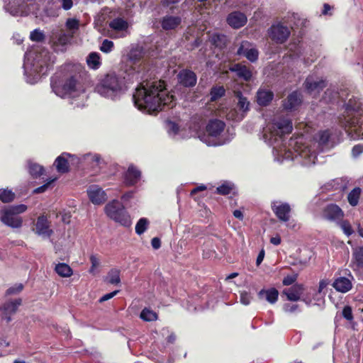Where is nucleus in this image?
I'll return each instance as SVG.
<instances>
[{
  "label": "nucleus",
  "mask_w": 363,
  "mask_h": 363,
  "mask_svg": "<svg viewBox=\"0 0 363 363\" xmlns=\"http://www.w3.org/2000/svg\"><path fill=\"white\" fill-rule=\"evenodd\" d=\"M323 216L326 220L335 221L344 216L342 209L336 204H329L323 210Z\"/></svg>",
  "instance_id": "nucleus-20"
},
{
  "label": "nucleus",
  "mask_w": 363,
  "mask_h": 363,
  "mask_svg": "<svg viewBox=\"0 0 363 363\" xmlns=\"http://www.w3.org/2000/svg\"><path fill=\"white\" fill-rule=\"evenodd\" d=\"M211 43L216 47L223 48L227 43V36L223 34L213 33L210 37Z\"/></svg>",
  "instance_id": "nucleus-38"
},
{
  "label": "nucleus",
  "mask_w": 363,
  "mask_h": 363,
  "mask_svg": "<svg viewBox=\"0 0 363 363\" xmlns=\"http://www.w3.org/2000/svg\"><path fill=\"white\" fill-rule=\"evenodd\" d=\"M28 171L32 176L38 177L43 174V168L38 164L29 162Z\"/></svg>",
  "instance_id": "nucleus-46"
},
{
  "label": "nucleus",
  "mask_w": 363,
  "mask_h": 363,
  "mask_svg": "<svg viewBox=\"0 0 363 363\" xmlns=\"http://www.w3.org/2000/svg\"><path fill=\"white\" fill-rule=\"evenodd\" d=\"M233 188V184L230 182H224L223 184L217 187L216 191L218 194L221 195H228L231 192Z\"/></svg>",
  "instance_id": "nucleus-47"
},
{
  "label": "nucleus",
  "mask_w": 363,
  "mask_h": 363,
  "mask_svg": "<svg viewBox=\"0 0 363 363\" xmlns=\"http://www.w3.org/2000/svg\"><path fill=\"white\" fill-rule=\"evenodd\" d=\"M340 226L344 233L348 237L354 233V230H352V228L348 220L341 221L340 223Z\"/></svg>",
  "instance_id": "nucleus-50"
},
{
  "label": "nucleus",
  "mask_w": 363,
  "mask_h": 363,
  "mask_svg": "<svg viewBox=\"0 0 363 363\" xmlns=\"http://www.w3.org/2000/svg\"><path fill=\"white\" fill-rule=\"evenodd\" d=\"M35 233L43 238H48L53 234L50 228V222L46 216H40L35 223Z\"/></svg>",
  "instance_id": "nucleus-14"
},
{
  "label": "nucleus",
  "mask_w": 363,
  "mask_h": 363,
  "mask_svg": "<svg viewBox=\"0 0 363 363\" xmlns=\"http://www.w3.org/2000/svg\"><path fill=\"white\" fill-rule=\"evenodd\" d=\"M15 194L11 190L0 189V200L3 203H9L13 201Z\"/></svg>",
  "instance_id": "nucleus-43"
},
{
  "label": "nucleus",
  "mask_w": 363,
  "mask_h": 363,
  "mask_svg": "<svg viewBox=\"0 0 363 363\" xmlns=\"http://www.w3.org/2000/svg\"><path fill=\"white\" fill-rule=\"evenodd\" d=\"M352 279L353 277L349 272L348 277H340L336 278L333 283V286L335 289L336 291L339 292L346 293L349 291L352 287Z\"/></svg>",
  "instance_id": "nucleus-19"
},
{
  "label": "nucleus",
  "mask_w": 363,
  "mask_h": 363,
  "mask_svg": "<svg viewBox=\"0 0 363 363\" xmlns=\"http://www.w3.org/2000/svg\"><path fill=\"white\" fill-rule=\"evenodd\" d=\"M298 306L297 304L286 303L283 306V309L286 313H294L297 311Z\"/></svg>",
  "instance_id": "nucleus-61"
},
{
  "label": "nucleus",
  "mask_w": 363,
  "mask_h": 363,
  "mask_svg": "<svg viewBox=\"0 0 363 363\" xmlns=\"http://www.w3.org/2000/svg\"><path fill=\"white\" fill-rule=\"evenodd\" d=\"M363 152V145L358 144L353 147L352 150V156L356 157H358L361 153Z\"/></svg>",
  "instance_id": "nucleus-62"
},
{
  "label": "nucleus",
  "mask_w": 363,
  "mask_h": 363,
  "mask_svg": "<svg viewBox=\"0 0 363 363\" xmlns=\"http://www.w3.org/2000/svg\"><path fill=\"white\" fill-rule=\"evenodd\" d=\"M118 291H119L116 290L114 291H112L111 293H108V294H106L104 295L103 296H101L100 298L99 302L102 303V302L106 301L112 298L113 297H114L118 293Z\"/></svg>",
  "instance_id": "nucleus-63"
},
{
  "label": "nucleus",
  "mask_w": 363,
  "mask_h": 363,
  "mask_svg": "<svg viewBox=\"0 0 363 363\" xmlns=\"http://www.w3.org/2000/svg\"><path fill=\"white\" fill-rule=\"evenodd\" d=\"M251 299H252V297L250 296V294L247 292V291H242L240 293V302L247 306L248 304H250V301H251Z\"/></svg>",
  "instance_id": "nucleus-58"
},
{
  "label": "nucleus",
  "mask_w": 363,
  "mask_h": 363,
  "mask_svg": "<svg viewBox=\"0 0 363 363\" xmlns=\"http://www.w3.org/2000/svg\"><path fill=\"white\" fill-rule=\"evenodd\" d=\"M56 179H57V178H56V177H55V178H53L52 180L49 181V182H47L46 184H43V185H42V186H39V187H38V188L35 189L33 190V193H35V194H40V193H43V192H45V191L48 189V186H50V184L52 182H55Z\"/></svg>",
  "instance_id": "nucleus-60"
},
{
  "label": "nucleus",
  "mask_w": 363,
  "mask_h": 363,
  "mask_svg": "<svg viewBox=\"0 0 363 363\" xmlns=\"http://www.w3.org/2000/svg\"><path fill=\"white\" fill-rule=\"evenodd\" d=\"M293 125L290 119L276 118L263 128V138L266 143L274 146V150H276L279 143L283 141V136L291 133Z\"/></svg>",
  "instance_id": "nucleus-4"
},
{
  "label": "nucleus",
  "mask_w": 363,
  "mask_h": 363,
  "mask_svg": "<svg viewBox=\"0 0 363 363\" xmlns=\"http://www.w3.org/2000/svg\"><path fill=\"white\" fill-rule=\"evenodd\" d=\"M297 278L298 274L296 273H293L286 276L284 278L282 283L284 286H290L296 281Z\"/></svg>",
  "instance_id": "nucleus-52"
},
{
  "label": "nucleus",
  "mask_w": 363,
  "mask_h": 363,
  "mask_svg": "<svg viewBox=\"0 0 363 363\" xmlns=\"http://www.w3.org/2000/svg\"><path fill=\"white\" fill-rule=\"evenodd\" d=\"M86 63L90 69H98L101 65L100 55L95 52H91L86 57Z\"/></svg>",
  "instance_id": "nucleus-35"
},
{
  "label": "nucleus",
  "mask_w": 363,
  "mask_h": 363,
  "mask_svg": "<svg viewBox=\"0 0 363 363\" xmlns=\"http://www.w3.org/2000/svg\"><path fill=\"white\" fill-rule=\"evenodd\" d=\"M111 284H118L121 282L120 270L116 268L111 269L105 279Z\"/></svg>",
  "instance_id": "nucleus-39"
},
{
  "label": "nucleus",
  "mask_w": 363,
  "mask_h": 363,
  "mask_svg": "<svg viewBox=\"0 0 363 363\" xmlns=\"http://www.w3.org/2000/svg\"><path fill=\"white\" fill-rule=\"evenodd\" d=\"M303 291V286L302 284H296L291 288L286 289L283 291V294L287 297V299L291 301H297L300 299L301 296Z\"/></svg>",
  "instance_id": "nucleus-25"
},
{
  "label": "nucleus",
  "mask_w": 363,
  "mask_h": 363,
  "mask_svg": "<svg viewBox=\"0 0 363 363\" xmlns=\"http://www.w3.org/2000/svg\"><path fill=\"white\" fill-rule=\"evenodd\" d=\"M72 38V34H69L64 30H60L52 33L50 38V43L55 52H64Z\"/></svg>",
  "instance_id": "nucleus-12"
},
{
  "label": "nucleus",
  "mask_w": 363,
  "mask_h": 363,
  "mask_svg": "<svg viewBox=\"0 0 363 363\" xmlns=\"http://www.w3.org/2000/svg\"><path fill=\"white\" fill-rule=\"evenodd\" d=\"M142 320L145 321H153L157 319V315L155 312L148 308H144L140 315Z\"/></svg>",
  "instance_id": "nucleus-41"
},
{
  "label": "nucleus",
  "mask_w": 363,
  "mask_h": 363,
  "mask_svg": "<svg viewBox=\"0 0 363 363\" xmlns=\"http://www.w3.org/2000/svg\"><path fill=\"white\" fill-rule=\"evenodd\" d=\"M182 22L179 16H165L161 21V26L164 30H173L176 28Z\"/></svg>",
  "instance_id": "nucleus-27"
},
{
  "label": "nucleus",
  "mask_w": 363,
  "mask_h": 363,
  "mask_svg": "<svg viewBox=\"0 0 363 363\" xmlns=\"http://www.w3.org/2000/svg\"><path fill=\"white\" fill-rule=\"evenodd\" d=\"M106 215L121 225L128 228L132 225L130 216L123 204L117 199H113L104 207Z\"/></svg>",
  "instance_id": "nucleus-7"
},
{
  "label": "nucleus",
  "mask_w": 363,
  "mask_h": 363,
  "mask_svg": "<svg viewBox=\"0 0 363 363\" xmlns=\"http://www.w3.org/2000/svg\"><path fill=\"white\" fill-rule=\"evenodd\" d=\"M250 43L248 41H242L239 47L237 54L244 55L249 61L255 62L258 59L259 52L255 48H250Z\"/></svg>",
  "instance_id": "nucleus-17"
},
{
  "label": "nucleus",
  "mask_w": 363,
  "mask_h": 363,
  "mask_svg": "<svg viewBox=\"0 0 363 363\" xmlns=\"http://www.w3.org/2000/svg\"><path fill=\"white\" fill-rule=\"evenodd\" d=\"M90 262L91 264V266L89 269V272L93 274L95 271V269L99 266V259L95 255H91L90 256Z\"/></svg>",
  "instance_id": "nucleus-56"
},
{
  "label": "nucleus",
  "mask_w": 363,
  "mask_h": 363,
  "mask_svg": "<svg viewBox=\"0 0 363 363\" xmlns=\"http://www.w3.org/2000/svg\"><path fill=\"white\" fill-rule=\"evenodd\" d=\"M55 272L63 278L70 277L73 274L72 269L66 263H58L56 264Z\"/></svg>",
  "instance_id": "nucleus-34"
},
{
  "label": "nucleus",
  "mask_w": 363,
  "mask_h": 363,
  "mask_svg": "<svg viewBox=\"0 0 363 363\" xmlns=\"http://www.w3.org/2000/svg\"><path fill=\"white\" fill-rule=\"evenodd\" d=\"M305 86L309 92L319 91L325 86V82L323 79L315 80L313 77H308L306 79Z\"/></svg>",
  "instance_id": "nucleus-28"
},
{
  "label": "nucleus",
  "mask_w": 363,
  "mask_h": 363,
  "mask_svg": "<svg viewBox=\"0 0 363 363\" xmlns=\"http://www.w3.org/2000/svg\"><path fill=\"white\" fill-rule=\"evenodd\" d=\"M113 47L114 44L113 41L105 39L100 46V50L104 53H109L113 50Z\"/></svg>",
  "instance_id": "nucleus-48"
},
{
  "label": "nucleus",
  "mask_w": 363,
  "mask_h": 363,
  "mask_svg": "<svg viewBox=\"0 0 363 363\" xmlns=\"http://www.w3.org/2000/svg\"><path fill=\"white\" fill-rule=\"evenodd\" d=\"M141 172L133 165L129 166L125 174V182L128 185H133L136 184L140 178Z\"/></svg>",
  "instance_id": "nucleus-26"
},
{
  "label": "nucleus",
  "mask_w": 363,
  "mask_h": 363,
  "mask_svg": "<svg viewBox=\"0 0 363 363\" xmlns=\"http://www.w3.org/2000/svg\"><path fill=\"white\" fill-rule=\"evenodd\" d=\"M89 200L95 205L104 203L107 199V195L101 187L97 185H91L87 189Z\"/></svg>",
  "instance_id": "nucleus-15"
},
{
  "label": "nucleus",
  "mask_w": 363,
  "mask_h": 363,
  "mask_svg": "<svg viewBox=\"0 0 363 363\" xmlns=\"http://www.w3.org/2000/svg\"><path fill=\"white\" fill-rule=\"evenodd\" d=\"M361 194V189L359 187H356L353 189L348 194L347 196V200L349 203L352 206H355L358 204L359 199Z\"/></svg>",
  "instance_id": "nucleus-40"
},
{
  "label": "nucleus",
  "mask_w": 363,
  "mask_h": 363,
  "mask_svg": "<svg viewBox=\"0 0 363 363\" xmlns=\"http://www.w3.org/2000/svg\"><path fill=\"white\" fill-rule=\"evenodd\" d=\"M340 123L342 126L351 128L348 133L353 139H363V106L358 99L352 98L345 104Z\"/></svg>",
  "instance_id": "nucleus-2"
},
{
  "label": "nucleus",
  "mask_w": 363,
  "mask_h": 363,
  "mask_svg": "<svg viewBox=\"0 0 363 363\" xmlns=\"http://www.w3.org/2000/svg\"><path fill=\"white\" fill-rule=\"evenodd\" d=\"M225 93L223 86H214L211 90V100L212 101L217 100L223 96Z\"/></svg>",
  "instance_id": "nucleus-45"
},
{
  "label": "nucleus",
  "mask_w": 363,
  "mask_h": 363,
  "mask_svg": "<svg viewBox=\"0 0 363 363\" xmlns=\"http://www.w3.org/2000/svg\"><path fill=\"white\" fill-rule=\"evenodd\" d=\"M273 97V92L268 89H259L257 92V101L260 106H267Z\"/></svg>",
  "instance_id": "nucleus-29"
},
{
  "label": "nucleus",
  "mask_w": 363,
  "mask_h": 363,
  "mask_svg": "<svg viewBox=\"0 0 363 363\" xmlns=\"http://www.w3.org/2000/svg\"><path fill=\"white\" fill-rule=\"evenodd\" d=\"M236 97L238 99V106L240 109L243 111H247L249 109L250 102L242 94L240 91H238L236 93Z\"/></svg>",
  "instance_id": "nucleus-44"
},
{
  "label": "nucleus",
  "mask_w": 363,
  "mask_h": 363,
  "mask_svg": "<svg viewBox=\"0 0 363 363\" xmlns=\"http://www.w3.org/2000/svg\"><path fill=\"white\" fill-rule=\"evenodd\" d=\"M352 267L354 270L363 268V247H358L353 250Z\"/></svg>",
  "instance_id": "nucleus-30"
},
{
  "label": "nucleus",
  "mask_w": 363,
  "mask_h": 363,
  "mask_svg": "<svg viewBox=\"0 0 363 363\" xmlns=\"http://www.w3.org/2000/svg\"><path fill=\"white\" fill-rule=\"evenodd\" d=\"M71 157L69 153H62L57 157L55 162L57 172L60 173H65L69 170V165L67 157Z\"/></svg>",
  "instance_id": "nucleus-32"
},
{
  "label": "nucleus",
  "mask_w": 363,
  "mask_h": 363,
  "mask_svg": "<svg viewBox=\"0 0 363 363\" xmlns=\"http://www.w3.org/2000/svg\"><path fill=\"white\" fill-rule=\"evenodd\" d=\"M302 101V97L298 91H293L290 94L286 99L284 101V108L287 111L295 110L300 106Z\"/></svg>",
  "instance_id": "nucleus-23"
},
{
  "label": "nucleus",
  "mask_w": 363,
  "mask_h": 363,
  "mask_svg": "<svg viewBox=\"0 0 363 363\" xmlns=\"http://www.w3.org/2000/svg\"><path fill=\"white\" fill-rule=\"evenodd\" d=\"M60 3V9L65 11H69L73 7L72 0H57Z\"/></svg>",
  "instance_id": "nucleus-57"
},
{
  "label": "nucleus",
  "mask_w": 363,
  "mask_h": 363,
  "mask_svg": "<svg viewBox=\"0 0 363 363\" xmlns=\"http://www.w3.org/2000/svg\"><path fill=\"white\" fill-rule=\"evenodd\" d=\"M51 86L55 94L62 98H76L85 91L83 85L73 76L67 78L62 84L52 82Z\"/></svg>",
  "instance_id": "nucleus-6"
},
{
  "label": "nucleus",
  "mask_w": 363,
  "mask_h": 363,
  "mask_svg": "<svg viewBox=\"0 0 363 363\" xmlns=\"http://www.w3.org/2000/svg\"><path fill=\"white\" fill-rule=\"evenodd\" d=\"M290 31L288 27L281 23L272 25L269 30V35L272 40L278 43H284L289 38Z\"/></svg>",
  "instance_id": "nucleus-13"
},
{
  "label": "nucleus",
  "mask_w": 363,
  "mask_h": 363,
  "mask_svg": "<svg viewBox=\"0 0 363 363\" xmlns=\"http://www.w3.org/2000/svg\"><path fill=\"white\" fill-rule=\"evenodd\" d=\"M125 91L124 78L115 72L108 73L96 84L95 91L104 98L116 100Z\"/></svg>",
  "instance_id": "nucleus-5"
},
{
  "label": "nucleus",
  "mask_w": 363,
  "mask_h": 363,
  "mask_svg": "<svg viewBox=\"0 0 363 363\" xmlns=\"http://www.w3.org/2000/svg\"><path fill=\"white\" fill-rule=\"evenodd\" d=\"M178 79L179 83L186 87H193L197 82L196 74L189 69L182 70L178 74Z\"/></svg>",
  "instance_id": "nucleus-21"
},
{
  "label": "nucleus",
  "mask_w": 363,
  "mask_h": 363,
  "mask_svg": "<svg viewBox=\"0 0 363 363\" xmlns=\"http://www.w3.org/2000/svg\"><path fill=\"white\" fill-rule=\"evenodd\" d=\"M286 159L298 160L304 166H310L314 164L317 160V154L315 151H312L308 147H298L295 150L294 155L291 153H286L284 157Z\"/></svg>",
  "instance_id": "nucleus-11"
},
{
  "label": "nucleus",
  "mask_w": 363,
  "mask_h": 363,
  "mask_svg": "<svg viewBox=\"0 0 363 363\" xmlns=\"http://www.w3.org/2000/svg\"><path fill=\"white\" fill-rule=\"evenodd\" d=\"M80 23L79 21L76 18H69L65 22V27L67 30V33L74 35L79 29Z\"/></svg>",
  "instance_id": "nucleus-37"
},
{
  "label": "nucleus",
  "mask_w": 363,
  "mask_h": 363,
  "mask_svg": "<svg viewBox=\"0 0 363 363\" xmlns=\"http://www.w3.org/2000/svg\"><path fill=\"white\" fill-rule=\"evenodd\" d=\"M330 138V133L328 130L320 131L318 133V143L320 145H325L328 143Z\"/></svg>",
  "instance_id": "nucleus-53"
},
{
  "label": "nucleus",
  "mask_w": 363,
  "mask_h": 363,
  "mask_svg": "<svg viewBox=\"0 0 363 363\" xmlns=\"http://www.w3.org/2000/svg\"><path fill=\"white\" fill-rule=\"evenodd\" d=\"M23 289V285L22 284H16L10 288H9L6 291V295L9 296L12 294H16L21 292Z\"/></svg>",
  "instance_id": "nucleus-51"
},
{
  "label": "nucleus",
  "mask_w": 363,
  "mask_h": 363,
  "mask_svg": "<svg viewBox=\"0 0 363 363\" xmlns=\"http://www.w3.org/2000/svg\"><path fill=\"white\" fill-rule=\"evenodd\" d=\"M342 316L347 320H352L353 319L352 308L349 306L344 307L342 310Z\"/></svg>",
  "instance_id": "nucleus-59"
},
{
  "label": "nucleus",
  "mask_w": 363,
  "mask_h": 363,
  "mask_svg": "<svg viewBox=\"0 0 363 363\" xmlns=\"http://www.w3.org/2000/svg\"><path fill=\"white\" fill-rule=\"evenodd\" d=\"M229 69L230 72H235L239 78L246 82L250 81L252 77L251 69L246 65L240 63H236L232 65Z\"/></svg>",
  "instance_id": "nucleus-22"
},
{
  "label": "nucleus",
  "mask_w": 363,
  "mask_h": 363,
  "mask_svg": "<svg viewBox=\"0 0 363 363\" xmlns=\"http://www.w3.org/2000/svg\"><path fill=\"white\" fill-rule=\"evenodd\" d=\"M272 208L280 220L286 222L289 220L291 207L287 203L275 201L272 203Z\"/></svg>",
  "instance_id": "nucleus-16"
},
{
  "label": "nucleus",
  "mask_w": 363,
  "mask_h": 363,
  "mask_svg": "<svg viewBox=\"0 0 363 363\" xmlns=\"http://www.w3.org/2000/svg\"><path fill=\"white\" fill-rule=\"evenodd\" d=\"M247 21V16L240 11H233L228 14L227 17V23L228 25L235 29L244 26Z\"/></svg>",
  "instance_id": "nucleus-18"
},
{
  "label": "nucleus",
  "mask_w": 363,
  "mask_h": 363,
  "mask_svg": "<svg viewBox=\"0 0 363 363\" xmlns=\"http://www.w3.org/2000/svg\"><path fill=\"white\" fill-rule=\"evenodd\" d=\"M141 57V52L138 50H131L129 53V59L131 61H137Z\"/></svg>",
  "instance_id": "nucleus-64"
},
{
  "label": "nucleus",
  "mask_w": 363,
  "mask_h": 363,
  "mask_svg": "<svg viewBox=\"0 0 363 363\" xmlns=\"http://www.w3.org/2000/svg\"><path fill=\"white\" fill-rule=\"evenodd\" d=\"M60 7L54 0H48L44 7V12L49 17H57Z\"/></svg>",
  "instance_id": "nucleus-33"
},
{
  "label": "nucleus",
  "mask_w": 363,
  "mask_h": 363,
  "mask_svg": "<svg viewBox=\"0 0 363 363\" xmlns=\"http://www.w3.org/2000/svg\"><path fill=\"white\" fill-rule=\"evenodd\" d=\"M5 10L12 16H27L35 9L33 0H5Z\"/></svg>",
  "instance_id": "nucleus-10"
},
{
  "label": "nucleus",
  "mask_w": 363,
  "mask_h": 363,
  "mask_svg": "<svg viewBox=\"0 0 363 363\" xmlns=\"http://www.w3.org/2000/svg\"><path fill=\"white\" fill-rule=\"evenodd\" d=\"M133 99L139 110L150 114L159 112L165 107L172 108L176 104L174 96L167 90L162 81L141 84L136 88Z\"/></svg>",
  "instance_id": "nucleus-1"
},
{
  "label": "nucleus",
  "mask_w": 363,
  "mask_h": 363,
  "mask_svg": "<svg viewBox=\"0 0 363 363\" xmlns=\"http://www.w3.org/2000/svg\"><path fill=\"white\" fill-rule=\"evenodd\" d=\"M21 302L22 301L21 298H17L4 303L0 308V310L2 311L3 313L5 315L7 322L11 321V318L10 315L16 312L18 306L21 304Z\"/></svg>",
  "instance_id": "nucleus-24"
},
{
  "label": "nucleus",
  "mask_w": 363,
  "mask_h": 363,
  "mask_svg": "<svg viewBox=\"0 0 363 363\" xmlns=\"http://www.w3.org/2000/svg\"><path fill=\"white\" fill-rule=\"evenodd\" d=\"M30 38L33 41L41 42L45 39V35L40 29H35L30 33Z\"/></svg>",
  "instance_id": "nucleus-49"
},
{
  "label": "nucleus",
  "mask_w": 363,
  "mask_h": 363,
  "mask_svg": "<svg viewBox=\"0 0 363 363\" xmlns=\"http://www.w3.org/2000/svg\"><path fill=\"white\" fill-rule=\"evenodd\" d=\"M167 132L170 135H175L179 131V127L177 123L172 121L167 123Z\"/></svg>",
  "instance_id": "nucleus-54"
},
{
  "label": "nucleus",
  "mask_w": 363,
  "mask_h": 363,
  "mask_svg": "<svg viewBox=\"0 0 363 363\" xmlns=\"http://www.w3.org/2000/svg\"><path fill=\"white\" fill-rule=\"evenodd\" d=\"M259 298H265L271 304H274L277 302L279 296V292L275 288H271L269 289H262L258 293Z\"/></svg>",
  "instance_id": "nucleus-31"
},
{
  "label": "nucleus",
  "mask_w": 363,
  "mask_h": 363,
  "mask_svg": "<svg viewBox=\"0 0 363 363\" xmlns=\"http://www.w3.org/2000/svg\"><path fill=\"white\" fill-rule=\"evenodd\" d=\"M149 225V220L145 218L139 219L135 225V233L140 235L145 233Z\"/></svg>",
  "instance_id": "nucleus-42"
},
{
  "label": "nucleus",
  "mask_w": 363,
  "mask_h": 363,
  "mask_svg": "<svg viewBox=\"0 0 363 363\" xmlns=\"http://www.w3.org/2000/svg\"><path fill=\"white\" fill-rule=\"evenodd\" d=\"M225 125L222 121H210L206 128L207 135H203L201 140L208 146L220 145V143L217 140V137L223 131Z\"/></svg>",
  "instance_id": "nucleus-9"
},
{
  "label": "nucleus",
  "mask_w": 363,
  "mask_h": 363,
  "mask_svg": "<svg viewBox=\"0 0 363 363\" xmlns=\"http://www.w3.org/2000/svg\"><path fill=\"white\" fill-rule=\"evenodd\" d=\"M109 27L117 31H123L128 28V23L122 18H116L109 23Z\"/></svg>",
  "instance_id": "nucleus-36"
},
{
  "label": "nucleus",
  "mask_w": 363,
  "mask_h": 363,
  "mask_svg": "<svg viewBox=\"0 0 363 363\" xmlns=\"http://www.w3.org/2000/svg\"><path fill=\"white\" fill-rule=\"evenodd\" d=\"M27 206L25 204H18L11 206L2 211L1 220L5 225L18 228L22 225V218L18 214L25 212Z\"/></svg>",
  "instance_id": "nucleus-8"
},
{
  "label": "nucleus",
  "mask_w": 363,
  "mask_h": 363,
  "mask_svg": "<svg viewBox=\"0 0 363 363\" xmlns=\"http://www.w3.org/2000/svg\"><path fill=\"white\" fill-rule=\"evenodd\" d=\"M84 160L91 162L94 165H98L100 162L101 158L96 155L87 154L84 157Z\"/></svg>",
  "instance_id": "nucleus-55"
},
{
  "label": "nucleus",
  "mask_w": 363,
  "mask_h": 363,
  "mask_svg": "<svg viewBox=\"0 0 363 363\" xmlns=\"http://www.w3.org/2000/svg\"><path fill=\"white\" fill-rule=\"evenodd\" d=\"M24 62L25 74H27L28 69L30 67V71L35 74L31 79L27 77V82L33 84L38 82L42 75H45L50 65V56L48 51L43 50L40 52H28L26 53Z\"/></svg>",
  "instance_id": "nucleus-3"
}]
</instances>
